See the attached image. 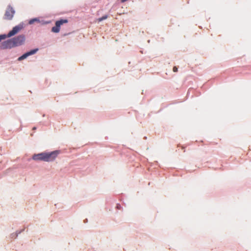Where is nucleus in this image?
I'll return each instance as SVG.
<instances>
[{"mask_svg": "<svg viewBox=\"0 0 251 251\" xmlns=\"http://www.w3.org/2000/svg\"><path fill=\"white\" fill-rule=\"evenodd\" d=\"M36 21L39 22V20L37 18L32 19L29 21L28 23H29V24L31 25V24H33Z\"/></svg>", "mask_w": 251, "mask_h": 251, "instance_id": "nucleus-10", "label": "nucleus"}, {"mask_svg": "<svg viewBox=\"0 0 251 251\" xmlns=\"http://www.w3.org/2000/svg\"><path fill=\"white\" fill-rule=\"evenodd\" d=\"M6 37H7V35H5V34L0 35V42L2 40L5 39Z\"/></svg>", "mask_w": 251, "mask_h": 251, "instance_id": "nucleus-11", "label": "nucleus"}, {"mask_svg": "<svg viewBox=\"0 0 251 251\" xmlns=\"http://www.w3.org/2000/svg\"><path fill=\"white\" fill-rule=\"evenodd\" d=\"M173 70L174 72H177V70H178L176 66L174 67Z\"/></svg>", "mask_w": 251, "mask_h": 251, "instance_id": "nucleus-12", "label": "nucleus"}, {"mask_svg": "<svg viewBox=\"0 0 251 251\" xmlns=\"http://www.w3.org/2000/svg\"><path fill=\"white\" fill-rule=\"evenodd\" d=\"M33 130L36 129V127H34L33 128Z\"/></svg>", "mask_w": 251, "mask_h": 251, "instance_id": "nucleus-13", "label": "nucleus"}, {"mask_svg": "<svg viewBox=\"0 0 251 251\" xmlns=\"http://www.w3.org/2000/svg\"><path fill=\"white\" fill-rule=\"evenodd\" d=\"M14 47H18L23 45L25 40V36L20 35L16 37L12 38Z\"/></svg>", "mask_w": 251, "mask_h": 251, "instance_id": "nucleus-2", "label": "nucleus"}, {"mask_svg": "<svg viewBox=\"0 0 251 251\" xmlns=\"http://www.w3.org/2000/svg\"><path fill=\"white\" fill-rule=\"evenodd\" d=\"M14 47H15L12 38L3 42L0 46L1 49H11Z\"/></svg>", "mask_w": 251, "mask_h": 251, "instance_id": "nucleus-6", "label": "nucleus"}, {"mask_svg": "<svg viewBox=\"0 0 251 251\" xmlns=\"http://www.w3.org/2000/svg\"><path fill=\"white\" fill-rule=\"evenodd\" d=\"M58 153L59 152L57 151L50 152H45V161L50 162L53 161L56 158Z\"/></svg>", "mask_w": 251, "mask_h": 251, "instance_id": "nucleus-1", "label": "nucleus"}, {"mask_svg": "<svg viewBox=\"0 0 251 251\" xmlns=\"http://www.w3.org/2000/svg\"><path fill=\"white\" fill-rule=\"evenodd\" d=\"M24 25L23 24H20L18 25L14 26L12 29L7 34V37L8 38L11 37L16 34L18 33L23 28Z\"/></svg>", "mask_w": 251, "mask_h": 251, "instance_id": "nucleus-3", "label": "nucleus"}, {"mask_svg": "<svg viewBox=\"0 0 251 251\" xmlns=\"http://www.w3.org/2000/svg\"><path fill=\"white\" fill-rule=\"evenodd\" d=\"M68 22L67 19H61L55 22V26H53L51 28V31L54 33H58L60 31V27L63 24H66Z\"/></svg>", "mask_w": 251, "mask_h": 251, "instance_id": "nucleus-4", "label": "nucleus"}, {"mask_svg": "<svg viewBox=\"0 0 251 251\" xmlns=\"http://www.w3.org/2000/svg\"><path fill=\"white\" fill-rule=\"evenodd\" d=\"M38 49H36L30 50V51L26 52L23 55L19 57L18 60L21 61L26 58L27 56L35 54L38 51Z\"/></svg>", "mask_w": 251, "mask_h": 251, "instance_id": "nucleus-7", "label": "nucleus"}, {"mask_svg": "<svg viewBox=\"0 0 251 251\" xmlns=\"http://www.w3.org/2000/svg\"><path fill=\"white\" fill-rule=\"evenodd\" d=\"M108 16L107 15H104V16H103L102 17H100L99 19H98L97 21L99 22H100L104 20H105L107 18Z\"/></svg>", "mask_w": 251, "mask_h": 251, "instance_id": "nucleus-9", "label": "nucleus"}, {"mask_svg": "<svg viewBox=\"0 0 251 251\" xmlns=\"http://www.w3.org/2000/svg\"><path fill=\"white\" fill-rule=\"evenodd\" d=\"M14 14L15 11L13 8L11 6H9L5 11L3 18L5 20H10L13 18Z\"/></svg>", "mask_w": 251, "mask_h": 251, "instance_id": "nucleus-5", "label": "nucleus"}, {"mask_svg": "<svg viewBox=\"0 0 251 251\" xmlns=\"http://www.w3.org/2000/svg\"><path fill=\"white\" fill-rule=\"evenodd\" d=\"M45 152H42L38 154H35L32 156V159L36 161H45Z\"/></svg>", "mask_w": 251, "mask_h": 251, "instance_id": "nucleus-8", "label": "nucleus"}]
</instances>
